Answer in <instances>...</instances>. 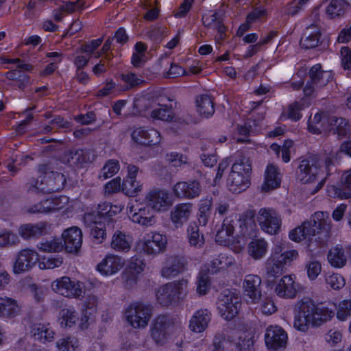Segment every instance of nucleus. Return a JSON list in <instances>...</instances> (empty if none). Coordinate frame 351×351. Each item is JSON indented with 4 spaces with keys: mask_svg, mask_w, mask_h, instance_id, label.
I'll list each match as a JSON object with an SVG mask.
<instances>
[{
    "mask_svg": "<svg viewBox=\"0 0 351 351\" xmlns=\"http://www.w3.org/2000/svg\"><path fill=\"white\" fill-rule=\"evenodd\" d=\"M60 324L62 327H72L79 319L77 313L73 307L65 308L60 313Z\"/></svg>",
    "mask_w": 351,
    "mask_h": 351,
    "instance_id": "obj_48",
    "label": "nucleus"
},
{
    "mask_svg": "<svg viewBox=\"0 0 351 351\" xmlns=\"http://www.w3.org/2000/svg\"><path fill=\"white\" fill-rule=\"evenodd\" d=\"M133 237L130 234L116 230L112 236L110 247L118 252H128L132 247Z\"/></svg>",
    "mask_w": 351,
    "mask_h": 351,
    "instance_id": "obj_32",
    "label": "nucleus"
},
{
    "mask_svg": "<svg viewBox=\"0 0 351 351\" xmlns=\"http://www.w3.org/2000/svg\"><path fill=\"white\" fill-rule=\"evenodd\" d=\"M127 215L134 223L145 227L154 226L156 222L154 212L146 204L138 200L130 201L127 206Z\"/></svg>",
    "mask_w": 351,
    "mask_h": 351,
    "instance_id": "obj_10",
    "label": "nucleus"
},
{
    "mask_svg": "<svg viewBox=\"0 0 351 351\" xmlns=\"http://www.w3.org/2000/svg\"><path fill=\"white\" fill-rule=\"evenodd\" d=\"M294 310L293 327L300 332H306L311 326H321L333 316L332 310L322 304H316L308 298L298 300Z\"/></svg>",
    "mask_w": 351,
    "mask_h": 351,
    "instance_id": "obj_2",
    "label": "nucleus"
},
{
    "mask_svg": "<svg viewBox=\"0 0 351 351\" xmlns=\"http://www.w3.org/2000/svg\"><path fill=\"white\" fill-rule=\"evenodd\" d=\"M30 332L35 340L43 344L53 341L55 338V332L49 324L34 323Z\"/></svg>",
    "mask_w": 351,
    "mask_h": 351,
    "instance_id": "obj_33",
    "label": "nucleus"
},
{
    "mask_svg": "<svg viewBox=\"0 0 351 351\" xmlns=\"http://www.w3.org/2000/svg\"><path fill=\"white\" fill-rule=\"evenodd\" d=\"M305 270L307 277L311 280H315L317 278L322 272V265L318 261L313 260L306 263Z\"/></svg>",
    "mask_w": 351,
    "mask_h": 351,
    "instance_id": "obj_54",
    "label": "nucleus"
},
{
    "mask_svg": "<svg viewBox=\"0 0 351 351\" xmlns=\"http://www.w3.org/2000/svg\"><path fill=\"white\" fill-rule=\"evenodd\" d=\"M62 239L66 250L69 253L76 254L82 247L83 233L80 228L72 226L62 232Z\"/></svg>",
    "mask_w": 351,
    "mask_h": 351,
    "instance_id": "obj_23",
    "label": "nucleus"
},
{
    "mask_svg": "<svg viewBox=\"0 0 351 351\" xmlns=\"http://www.w3.org/2000/svg\"><path fill=\"white\" fill-rule=\"evenodd\" d=\"M258 304V310L264 315H270L277 311V306L271 298L266 297Z\"/></svg>",
    "mask_w": 351,
    "mask_h": 351,
    "instance_id": "obj_57",
    "label": "nucleus"
},
{
    "mask_svg": "<svg viewBox=\"0 0 351 351\" xmlns=\"http://www.w3.org/2000/svg\"><path fill=\"white\" fill-rule=\"evenodd\" d=\"M186 239L189 245L195 248H202L205 243L204 236L195 223H191L187 226Z\"/></svg>",
    "mask_w": 351,
    "mask_h": 351,
    "instance_id": "obj_40",
    "label": "nucleus"
},
{
    "mask_svg": "<svg viewBox=\"0 0 351 351\" xmlns=\"http://www.w3.org/2000/svg\"><path fill=\"white\" fill-rule=\"evenodd\" d=\"M37 249L45 253L60 252L63 249V245L58 237H53L49 240L41 241L36 245Z\"/></svg>",
    "mask_w": 351,
    "mask_h": 351,
    "instance_id": "obj_46",
    "label": "nucleus"
},
{
    "mask_svg": "<svg viewBox=\"0 0 351 351\" xmlns=\"http://www.w3.org/2000/svg\"><path fill=\"white\" fill-rule=\"evenodd\" d=\"M150 117L154 120L170 121L173 119V112L166 106H159L152 110Z\"/></svg>",
    "mask_w": 351,
    "mask_h": 351,
    "instance_id": "obj_53",
    "label": "nucleus"
},
{
    "mask_svg": "<svg viewBox=\"0 0 351 351\" xmlns=\"http://www.w3.org/2000/svg\"><path fill=\"white\" fill-rule=\"evenodd\" d=\"M351 315V300H344L336 306V317L340 322H345Z\"/></svg>",
    "mask_w": 351,
    "mask_h": 351,
    "instance_id": "obj_52",
    "label": "nucleus"
},
{
    "mask_svg": "<svg viewBox=\"0 0 351 351\" xmlns=\"http://www.w3.org/2000/svg\"><path fill=\"white\" fill-rule=\"evenodd\" d=\"M252 163L244 155L239 156L233 162L227 180V185L233 193H241L247 189L251 182Z\"/></svg>",
    "mask_w": 351,
    "mask_h": 351,
    "instance_id": "obj_4",
    "label": "nucleus"
},
{
    "mask_svg": "<svg viewBox=\"0 0 351 351\" xmlns=\"http://www.w3.org/2000/svg\"><path fill=\"white\" fill-rule=\"evenodd\" d=\"M119 170V164L118 161L110 160H108L101 169L100 177L106 179L113 176Z\"/></svg>",
    "mask_w": 351,
    "mask_h": 351,
    "instance_id": "obj_62",
    "label": "nucleus"
},
{
    "mask_svg": "<svg viewBox=\"0 0 351 351\" xmlns=\"http://www.w3.org/2000/svg\"><path fill=\"white\" fill-rule=\"evenodd\" d=\"M226 341L235 351H250L255 343L254 330L247 324H238L228 332Z\"/></svg>",
    "mask_w": 351,
    "mask_h": 351,
    "instance_id": "obj_7",
    "label": "nucleus"
},
{
    "mask_svg": "<svg viewBox=\"0 0 351 351\" xmlns=\"http://www.w3.org/2000/svg\"><path fill=\"white\" fill-rule=\"evenodd\" d=\"M330 130L339 136H346L350 130V125L343 118L332 117L329 119Z\"/></svg>",
    "mask_w": 351,
    "mask_h": 351,
    "instance_id": "obj_50",
    "label": "nucleus"
},
{
    "mask_svg": "<svg viewBox=\"0 0 351 351\" xmlns=\"http://www.w3.org/2000/svg\"><path fill=\"white\" fill-rule=\"evenodd\" d=\"M310 104V99L307 98H303L298 102L291 104L287 108V117L293 121L299 120L302 117L301 110L309 106Z\"/></svg>",
    "mask_w": 351,
    "mask_h": 351,
    "instance_id": "obj_47",
    "label": "nucleus"
},
{
    "mask_svg": "<svg viewBox=\"0 0 351 351\" xmlns=\"http://www.w3.org/2000/svg\"><path fill=\"white\" fill-rule=\"evenodd\" d=\"M39 178L36 182L35 189L47 193L60 191L66 182V178L62 173L53 171L46 172Z\"/></svg>",
    "mask_w": 351,
    "mask_h": 351,
    "instance_id": "obj_16",
    "label": "nucleus"
},
{
    "mask_svg": "<svg viewBox=\"0 0 351 351\" xmlns=\"http://www.w3.org/2000/svg\"><path fill=\"white\" fill-rule=\"evenodd\" d=\"M53 201L51 198L45 199L40 203L29 208V212L32 213H48L53 212Z\"/></svg>",
    "mask_w": 351,
    "mask_h": 351,
    "instance_id": "obj_58",
    "label": "nucleus"
},
{
    "mask_svg": "<svg viewBox=\"0 0 351 351\" xmlns=\"http://www.w3.org/2000/svg\"><path fill=\"white\" fill-rule=\"evenodd\" d=\"M131 137L134 143L143 146H155L161 141L158 131L145 127L135 128L132 132Z\"/></svg>",
    "mask_w": 351,
    "mask_h": 351,
    "instance_id": "obj_21",
    "label": "nucleus"
},
{
    "mask_svg": "<svg viewBox=\"0 0 351 351\" xmlns=\"http://www.w3.org/2000/svg\"><path fill=\"white\" fill-rule=\"evenodd\" d=\"M300 291V285L293 274L282 276L275 287L276 295L281 298L292 299L296 297Z\"/></svg>",
    "mask_w": 351,
    "mask_h": 351,
    "instance_id": "obj_18",
    "label": "nucleus"
},
{
    "mask_svg": "<svg viewBox=\"0 0 351 351\" xmlns=\"http://www.w3.org/2000/svg\"><path fill=\"white\" fill-rule=\"evenodd\" d=\"M187 292L188 280L182 279L158 287L155 295L158 304L169 306L186 297Z\"/></svg>",
    "mask_w": 351,
    "mask_h": 351,
    "instance_id": "obj_8",
    "label": "nucleus"
},
{
    "mask_svg": "<svg viewBox=\"0 0 351 351\" xmlns=\"http://www.w3.org/2000/svg\"><path fill=\"white\" fill-rule=\"evenodd\" d=\"M139 169L130 165L128 166V173L122 182V192L127 196L135 197L143 191V184L136 180Z\"/></svg>",
    "mask_w": 351,
    "mask_h": 351,
    "instance_id": "obj_20",
    "label": "nucleus"
},
{
    "mask_svg": "<svg viewBox=\"0 0 351 351\" xmlns=\"http://www.w3.org/2000/svg\"><path fill=\"white\" fill-rule=\"evenodd\" d=\"M343 154L351 156V141H346L339 149H332L327 154L328 156L324 162L316 158L302 160L299 165L298 179L304 184L317 182L314 193L318 191L324 184L331 167Z\"/></svg>",
    "mask_w": 351,
    "mask_h": 351,
    "instance_id": "obj_1",
    "label": "nucleus"
},
{
    "mask_svg": "<svg viewBox=\"0 0 351 351\" xmlns=\"http://www.w3.org/2000/svg\"><path fill=\"white\" fill-rule=\"evenodd\" d=\"M56 347L60 351H77L79 343L73 338H63L56 343Z\"/></svg>",
    "mask_w": 351,
    "mask_h": 351,
    "instance_id": "obj_61",
    "label": "nucleus"
},
{
    "mask_svg": "<svg viewBox=\"0 0 351 351\" xmlns=\"http://www.w3.org/2000/svg\"><path fill=\"white\" fill-rule=\"evenodd\" d=\"M51 229V225L46 221L36 223H26L19 228V234L25 239L36 238L47 234Z\"/></svg>",
    "mask_w": 351,
    "mask_h": 351,
    "instance_id": "obj_27",
    "label": "nucleus"
},
{
    "mask_svg": "<svg viewBox=\"0 0 351 351\" xmlns=\"http://www.w3.org/2000/svg\"><path fill=\"white\" fill-rule=\"evenodd\" d=\"M309 75L313 83L319 84V86L326 85L332 78L331 72L322 71L319 64L311 67Z\"/></svg>",
    "mask_w": 351,
    "mask_h": 351,
    "instance_id": "obj_45",
    "label": "nucleus"
},
{
    "mask_svg": "<svg viewBox=\"0 0 351 351\" xmlns=\"http://www.w3.org/2000/svg\"><path fill=\"white\" fill-rule=\"evenodd\" d=\"M211 319V313L207 309L195 311L189 320V329L195 333H202L206 330Z\"/></svg>",
    "mask_w": 351,
    "mask_h": 351,
    "instance_id": "obj_30",
    "label": "nucleus"
},
{
    "mask_svg": "<svg viewBox=\"0 0 351 351\" xmlns=\"http://www.w3.org/2000/svg\"><path fill=\"white\" fill-rule=\"evenodd\" d=\"M84 220L86 225L92 226L91 234L94 241L97 243H101L106 237V232L104 223L101 220H98L95 216V213H86L84 214Z\"/></svg>",
    "mask_w": 351,
    "mask_h": 351,
    "instance_id": "obj_31",
    "label": "nucleus"
},
{
    "mask_svg": "<svg viewBox=\"0 0 351 351\" xmlns=\"http://www.w3.org/2000/svg\"><path fill=\"white\" fill-rule=\"evenodd\" d=\"M234 226L231 222L223 221L221 228L217 232L215 241L221 245L231 246L235 252L242 250L241 245L233 246L234 242Z\"/></svg>",
    "mask_w": 351,
    "mask_h": 351,
    "instance_id": "obj_28",
    "label": "nucleus"
},
{
    "mask_svg": "<svg viewBox=\"0 0 351 351\" xmlns=\"http://www.w3.org/2000/svg\"><path fill=\"white\" fill-rule=\"evenodd\" d=\"M98 301L95 297H89L82 304L80 310L79 328L81 330L88 328L94 321L95 315L97 311Z\"/></svg>",
    "mask_w": 351,
    "mask_h": 351,
    "instance_id": "obj_25",
    "label": "nucleus"
},
{
    "mask_svg": "<svg viewBox=\"0 0 351 351\" xmlns=\"http://www.w3.org/2000/svg\"><path fill=\"white\" fill-rule=\"evenodd\" d=\"M51 290L68 298H79L85 293L84 284L78 280H72L69 276L59 277L51 283Z\"/></svg>",
    "mask_w": 351,
    "mask_h": 351,
    "instance_id": "obj_12",
    "label": "nucleus"
},
{
    "mask_svg": "<svg viewBox=\"0 0 351 351\" xmlns=\"http://www.w3.org/2000/svg\"><path fill=\"white\" fill-rule=\"evenodd\" d=\"M64 262L62 256H40L37 261L38 267L41 270L53 269L60 267Z\"/></svg>",
    "mask_w": 351,
    "mask_h": 351,
    "instance_id": "obj_44",
    "label": "nucleus"
},
{
    "mask_svg": "<svg viewBox=\"0 0 351 351\" xmlns=\"http://www.w3.org/2000/svg\"><path fill=\"white\" fill-rule=\"evenodd\" d=\"M321 33L316 25L308 27L305 31L304 37L301 40V45L306 49H311L317 47L319 43Z\"/></svg>",
    "mask_w": 351,
    "mask_h": 351,
    "instance_id": "obj_41",
    "label": "nucleus"
},
{
    "mask_svg": "<svg viewBox=\"0 0 351 351\" xmlns=\"http://www.w3.org/2000/svg\"><path fill=\"white\" fill-rule=\"evenodd\" d=\"M124 208L122 204H111L108 202H103L98 205L97 212L95 213V216L98 220L105 218H112L120 213Z\"/></svg>",
    "mask_w": 351,
    "mask_h": 351,
    "instance_id": "obj_39",
    "label": "nucleus"
},
{
    "mask_svg": "<svg viewBox=\"0 0 351 351\" xmlns=\"http://www.w3.org/2000/svg\"><path fill=\"white\" fill-rule=\"evenodd\" d=\"M184 269V264L177 256L166 257L162 263L160 274L162 277L170 278L176 276Z\"/></svg>",
    "mask_w": 351,
    "mask_h": 351,
    "instance_id": "obj_34",
    "label": "nucleus"
},
{
    "mask_svg": "<svg viewBox=\"0 0 351 351\" xmlns=\"http://www.w3.org/2000/svg\"><path fill=\"white\" fill-rule=\"evenodd\" d=\"M197 112L202 117L208 118L215 112L213 101L208 95L199 96L196 99Z\"/></svg>",
    "mask_w": 351,
    "mask_h": 351,
    "instance_id": "obj_42",
    "label": "nucleus"
},
{
    "mask_svg": "<svg viewBox=\"0 0 351 351\" xmlns=\"http://www.w3.org/2000/svg\"><path fill=\"white\" fill-rule=\"evenodd\" d=\"M145 202L154 212H165L173 205V199L168 191L160 189H153L145 196Z\"/></svg>",
    "mask_w": 351,
    "mask_h": 351,
    "instance_id": "obj_15",
    "label": "nucleus"
},
{
    "mask_svg": "<svg viewBox=\"0 0 351 351\" xmlns=\"http://www.w3.org/2000/svg\"><path fill=\"white\" fill-rule=\"evenodd\" d=\"M145 267V263L143 259L132 256L130 260L127 269L129 273L133 275H138L144 271Z\"/></svg>",
    "mask_w": 351,
    "mask_h": 351,
    "instance_id": "obj_59",
    "label": "nucleus"
},
{
    "mask_svg": "<svg viewBox=\"0 0 351 351\" xmlns=\"http://www.w3.org/2000/svg\"><path fill=\"white\" fill-rule=\"evenodd\" d=\"M265 341L269 349L284 348L287 342V334L278 326H269L265 331Z\"/></svg>",
    "mask_w": 351,
    "mask_h": 351,
    "instance_id": "obj_24",
    "label": "nucleus"
},
{
    "mask_svg": "<svg viewBox=\"0 0 351 351\" xmlns=\"http://www.w3.org/2000/svg\"><path fill=\"white\" fill-rule=\"evenodd\" d=\"M313 223L304 221L291 230L289 233V238L296 243L302 241L311 236L316 234L328 237L332 225L327 212H316L312 217Z\"/></svg>",
    "mask_w": 351,
    "mask_h": 351,
    "instance_id": "obj_3",
    "label": "nucleus"
},
{
    "mask_svg": "<svg viewBox=\"0 0 351 351\" xmlns=\"http://www.w3.org/2000/svg\"><path fill=\"white\" fill-rule=\"evenodd\" d=\"M124 318L134 329L145 328L152 317V310L142 302L130 304L124 311Z\"/></svg>",
    "mask_w": 351,
    "mask_h": 351,
    "instance_id": "obj_11",
    "label": "nucleus"
},
{
    "mask_svg": "<svg viewBox=\"0 0 351 351\" xmlns=\"http://www.w3.org/2000/svg\"><path fill=\"white\" fill-rule=\"evenodd\" d=\"M38 254L34 250L25 248L21 250L13 266L15 274H22L30 270L36 264Z\"/></svg>",
    "mask_w": 351,
    "mask_h": 351,
    "instance_id": "obj_22",
    "label": "nucleus"
},
{
    "mask_svg": "<svg viewBox=\"0 0 351 351\" xmlns=\"http://www.w3.org/2000/svg\"><path fill=\"white\" fill-rule=\"evenodd\" d=\"M167 239L158 232L152 231L146 233L135 243V250L145 255L155 256L163 252L167 247Z\"/></svg>",
    "mask_w": 351,
    "mask_h": 351,
    "instance_id": "obj_9",
    "label": "nucleus"
},
{
    "mask_svg": "<svg viewBox=\"0 0 351 351\" xmlns=\"http://www.w3.org/2000/svg\"><path fill=\"white\" fill-rule=\"evenodd\" d=\"M328 286L334 290H339L346 285L345 278L340 274H332L326 277Z\"/></svg>",
    "mask_w": 351,
    "mask_h": 351,
    "instance_id": "obj_60",
    "label": "nucleus"
},
{
    "mask_svg": "<svg viewBox=\"0 0 351 351\" xmlns=\"http://www.w3.org/2000/svg\"><path fill=\"white\" fill-rule=\"evenodd\" d=\"M262 280L256 274H247L243 280L242 288L244 297L249 304H256L262 298Z\"/></svg>",
    "mask_w": 351,
    "mask_h": 351,
    "instance_id": "obj_17",
    "label": "nucleus"
},
{
    "mask_svg": "<svg viewBox=\"0 0 351 351\" xmlns=\"http://www.w3.org/2000/svg\"><path fill=\"white\" fill-rule=\"evenodd\" d=\"M342 332L336 328L329 330L324 335V339L330 346H335L342 341Z\"/></svg>",
    "mask_w": 351,
    "mask_h": 351,
    "instance_id": "obj_63",
    "label": "nucleus"
},
{
    "mask_svg": "<svg viewBox=\"0 0 351 351\" xmlns=\"http://www.w3.org/2000/svg\"><path fill=\"white\" fill-rule=\"evenodd\" d=\"M268 251V243L263 238L254 239L247 245V254L255 261L264 258Z\"/></svg>",
    "mask_w": 351,
    "mask_h": 351,
    "instance_id": "obj_37",
    "label": "nucleus"
},
{
    "mask_svg": "<svg viewBox=\"0 0 351 351\" xmlns=\"http://www.w3.org/2000/svg\"><path fill=\"white\" fill-rule=\"evenodd\" d=\"M265 14V11L262 10H256L248 14L247 16L246 23L242 24L239 27L237 35L238 36H243L244 33L250 29V23L256 19H259Z\"/></svg>",
    "mask_w": 351,
    "mask_h": 351,
    "instance_id": "obj_55",
    "label": "nucleus"
},
{
    "mask_svg": "<svg viewBox=\"0 0 351 351\" xmlns=\"http://www.w3.org/2000/svg\"><path fill=\"white\" fill-rule=\"evenodd\" d=\"M175 196L180 198L193 199L201 193V186L197 181L179 182L173 187Z\"/></svg>",
    "mask_w": 351,
    "mask_h": 351,
    "instance_id": "obj_26",
    "label": "nucleus"
},
{
    "mask_svg": "<svg viewBox=\"0 0 351 351\" xmlns=\"http://www.w3.org/2000/svg\"><path fill=\"white\" fill-rule=\"evenodd\" d=\"M182 332L181 326L165 315L157 317L150 328L151 338L158 346L165 345Z\"/></svg>",
    "mask_w": 351,
    "mask_h": 351,
    "instance_id": "obj_5",
    "label": "nucleus"
},
{
    "mask_svg": "<svg viewBox=\"0 0 351 351\" xmlns=\"http://www.w3.org/2000/svg\"><path fill=\"white\" fill-rule=\"evenodd\" d=\"M255 219L260 228L265 233L274 235L280 232L282 219L274 209L262 208L256 215Z\"/></svg>",
    "mask_w": 351,
    "mask_h": 351,
    "instance_id": "obj_14",
    "label": "nucleus"
},
{
    "mask_svg": "<svg viewBox=\"0 0 351 351\" xmlns=\"http://www.w3.org/2000/svg\"><path fill=\"white\" fill-rule=\"evenodd\" d=\"M193 213V204L181 203L177 204L171 212V221L175 228H181L191 217Z\"/></svg>",
    "mask_w": 351,
    "mask_h": 351,
    "instance_id": "obj_29",
    "label": "nucleus"
},
{
    "mask_svg": "<svg viewBox=\"0 0 351 351\" xmlns=\"http://www.w3.org/2000/svg\"><path fill=\"white\" fill-rule=\"evenodd\" d=\"M280 182L281 176L278 168L273 164L268 165L265 169L262 189L264 191H268L277 189L280 186Z\"/></svg>",
    "mask_w": 351,
    "mask_h": 351,
    "instance_id": "obj_36",
    "label": "nucleus"
},
{
    "mask_svg": "<svg viewBox=\"0 0 351 351\" xmlns=\"http://www.w3.org/2000/svg\"><path fill=\"white\" fill-rule=\"evenodd\" d=\"M212 201L210 199H202L199 205L197 213V221L200 226L207 225L212 213Z\"/></svg>",
    "mask_w": 351,
    "mask_h": 351,
    "instance_id": "obj_49",
    "label": "nucleus"
},
{
    "mask_svg": "<svg viewBox=\"0 0 351 351\" xmlns=\"http://www.w3.org/2000/svg\"><path fill=\"white\" fill-rule=\"evenodd\" d=\"M21 307L18 302L12 298L0 297V317L12 319L20 315Z\"/></svg>",
    "mask_w": 351,
    "mask_h": 351,
    "instance_id": "obj_35",
    "label": "nucleus"
},
{
    "mask_svg": "<svg viewBox=\"0 0 351 351\" xmlns=\"http://www.w3.org/2000/svg\"><path fill=\"white\" fill-rule=\"evenodd\" d=\"M233 258L232 256H228L224 254H220L217 258L212 261L211 272H215L218 269H225L233 264Z\"/></svg>",
    "mask_w": 351,
    "mask_h": 351,
    "instance_id": "obj_56",
    "label": "nucleus"
},
{
    "mask_svg": "<svg viewBox=\"0 0 351 351\" xmlns=\"http://www.w3.org/2000/svg\"><path fill=\"white\" fill-rule=\"evenodd\" d=\"M299 258L297 250H283L281 244L275 245L266 263V271L270 276H275L283 272L284 267L289 266Z\"/></svg>",
    "mask_w": 351,
    "mask_h": 351,
    "instance_id": "obj_6",
    "label": "nucleus"
},
{
    "mask_svg": "<svg viewBox=\"0 0 351 351\" xmlns=\"http://www.w3.org/2000/svg\"><path fill=\"white\" fill-rule=\"evenodd\" d=\"M327 258L329 264L335 268L343 267L347 261L343 250L339 246L332 247L328 252Z\"/></svg>",
    "mask_w": 351,
    "mask_h": 351,
    "instance_id": "obj_43",
    "label": "nucleus"
},
{
    "mask_svg": "<svg viewBox=\"0 0 351 351\" xmlns=\"http://www.w3.org/2000/svg\"><path fill=\"white\" fill-rule=\"evenodd\" d=\"M340 60L341 65L344 69H351V49L349 47H341L340 50Z\"/></svg>",
    "mask_w": 351,
    "mask_h": 351,
    "instance_id": "obj_64",
    "label": "nucleus"
},
{
    "mask_svg": "<svg viewBox=\"0 0 351 351\" xmlns=\"http://www.w3.org/2000/svg\"><path fill=\"white\" fill-rule=\"evenodd\" d=\"M125 265L123 258L114 254H108L97 264L96 269L103 276H111L119 272Z\"/></svg>",
    "mask_w": 351,
    "mask_h": 351,
    "instance_id": "obj_19",
    "label": "nucleus"
},
{
    "mask_svg": "<svg viewBox=\"0 0 351 351\" xmlns=\"http://www.w3.org/2000/svg\"><path fill=\"white\" fill-rule=\"evenodd\" d=\"M84 1L82 0H77L75 2H63L58 8L53 10V18L56 21H61L66 14L82 9Z\"/></svg>",
    "mask_w": 351,
    "mask_h": 351,
    "instance_id": "obj_38",
    "label": "nucleus"
},
{
    "mask_svg": "<svg viewBox=\"0 0 351 351\" xmlns=\"http://www.w3.org/2000/svg\"><path fill=\"white\" fill-rule=\"evenodd\" d=\"M217 308L222 319L226 321L234 319L239 315L241 308L239 294L230 291H224L218 300Z\"/></svg>",
    "mask_w": 351,
    "mask_h": 351,
    "instance_id": "obj_13",
    "label": "nucleus"
},
{
    "mask_svg": "<svg viewBox=\"0 0 351 351\" xmlns=\"http://www.w3.org/2000/svg\"><path fill=\"white\" fill-rule=\"evenodd\" d=\"M347 8L341 0H331L326 8V14L330 19H334L344 13Z\"/></svg>",
    "mask_w": 351,
    "mask_h": 351,
    "instance_id": "obj_51",
    "label": "nucleus"
}]
</instances>
